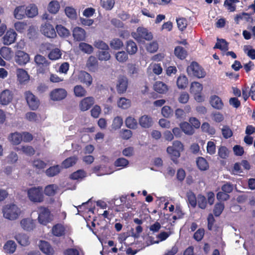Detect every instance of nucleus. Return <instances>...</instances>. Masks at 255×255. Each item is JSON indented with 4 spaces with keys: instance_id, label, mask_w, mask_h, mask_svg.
Instances as JSON below:
<instances>
[{
    "instance_id": "f257e3e1",
    "label": "nucleus",
    "mask_w": 255,
    "mask_h": 255,
    "mask_svg": "<svg viewBox=\"0 0 255 255\" xmlns=\"http://www.w3.org/2000/svg\"><path fill=\"white\" fill-rule=\"evenodd\" d=\"M3 217L10 221L17 219L21 213V210L17 205L14 204H8L2 208Z\"/></svg>"
},
{
    "instance_id": "f03ea898",
    "label": "nucleus",
    "mask_w": 255,
    "mask_h": 255,
    "mask_svg": "<svg viewBox=\"0 0 255 255\" xmlns=\"http://www.w3.org/2000/svg\"><path fill=\"white\" fill-rule=\"evenodd\" d=\"M188 74L198 78H204L206 76V72L196 62H192L187 68Z\"/></svg>"
},
{
    "instance_id": "7ed1b4c3",
    "label": "nucleus",
    "mask_w": 255,
    "mask_h": 255,
    "mask_svg": "<svg viewBox=\"0 0 255 255\" xmlns=\"http://www.w3.org/2000/svg\"><path fill=\"white\" fill-rule=\"evenodd\" d=\"M132 37L136 40L141 42L143 39L150 40L152 38V34L146 28L139 27L136 29V31L132 32Z\"/></svg>"
},
{
    "instance_id": "20e7f679",
    "label": "nucleus",
    "mask_w": 255,
    "mask_h": 255,
    "mask_svg": "<svg viewBox=\"0 0 255 255\" xmlns=\"http://www.w3.org/2000/svg\"><path fill=\"white\" fill-rule=\"evenodd\" d=\"M43 189L41 187H34L29 189L27 195L29 200L33 202H41L43 201Z\"/></svg>"
},
{
    "instance_id": "39448f33",
    "label": "nucleus",
    "mask_w": 255,
    "mask_h": 255,
    "mask_svg": "<svg viewBox=\"0 0 255 255\" xmlns=\"http://www.w3.org/2000/svg\"><path fill=\"white\" fill-rule=\"evenodd\" d=\"M38 219L40 224L46 225L51 221L50 212L48 209L41 207L38 208Z\"/></svg>"
},
{
    "instance_id": "423d86ee",
    "label": "nucleus",
    "mask_w": 255,
    "mask_h": 255,
    "mask_svg": "<svg viewBox=\"0 0 255 255\" xmlns=\"http://www.w3.org/2000/svg\"><path fill=\"white\" fill-rule=\"evenodd\" d=\"M24 96L29 108L32 110H36L39 105L37 98L29 91L24 93Z\"/></svg>"
},
{
    "instance_id": "0eeeda50",
    "label": "nucleus",
    "mask_w": 255,
    "mask_h": 255,
    "mask_svg": "<svg viewBox=\"0 0 255 255\" xmlns=\"http://www.w3.org/2000/svg\"><path fill=\"white\" fill-rule=\"evenodd\" d=\"M67 96V91L63 88H57L52 90L50 96L52 100L58 101L64 99Z\"/></svg>"
},
{
    "instance_id": "6e6552de",
    "label": "nucleus",
    "mask_w": 255,
    "mask_h": 255,
    "mask_svg": "<svg viewBox=\"0 0 255 255\" xmlns=\"http://www.w3.org/2000/svg\"><path fill=\"white\" fill-rule=\"evenodd\" d=\"M13 99V94L11 91L5 89L0 94V104L7 105L10 103Z\"/></svg>"
},
{
    "instance_id": "1a4fd4ad",
    "label": "nucleus",
    "mask_w": 255,
    "mask_h": 255,
    "mask_svg": "<svg viewBox=\"0 0 255 255\" xmlns=\"http://www.w3.org/2000/svg\"><path fill=\"white\" fill-rule=\"evenodd\" d=\"M40 30L43 34L48 38H54L56 36L54 27L49 23L42 25Z\"/></svg>"
},
{
    "instance_id": "9d476101",
    "label": "nucleus",
    "mask_w": 255,
    "mask_h": 255,
    "mask_svg": "<svg viewBox=\"0 0 255 255\" xmlns=\"http://www.w3.org/2000/svg\"><path fill=\"white\" fill-rule=\"evenodd\" d=\"M15 58V62L20 65L26 64L29 60V55L20 50L16 52Z\"/></svg>"
},
{
    "instance_id": "9b49d317",
    "label": "nucleus",
    "mask_w": 255,
    "mask_h": 255,
    "mask_svg": "<svg viewBox=\"0 0 255 255\" xmlns=\"http://www.w3.org/2000/svg\"><path fill=\"white\" fill-rule=\"evenodd\" d=\"M17 81L20 84H26L29 80V76L27 72L23 69L18 68L16 70Z\"/></svg>"
},
{
    "instance_id": "f8f14e48",
    "label": "nucleus",
    "mask_w": 255,
    "mask_h": 255,
    "mask_svg": "<svg viewBox=\"0 0 255 255\" xmlns=\"http://www.w3.org/2000/svg\"><path fill=\"white\" fill-rule=\"evenodd\" d=\"M128 80L127 77L121 76L119 77L117 89L119 93H124L125 92L128 88Z\"/></svg>"
},
{
    "instance_id": "ddd939ff",
    "label": "nucleus",
    "mask_w": 255,
    "mask_h": 255,
    "mask_svg": "<svg viewBox=\"0 0 255 255\" xmlns=\"http://www.w3.org/2000/svg\"><path fill=\"white\" fill-rule=\"evenodd\" d=\"M210 104L211 106L218 110L223 109L224 105L222 99L217 95H212L210 98Z\"/></svg>"
},
{
    "instance_id": "4468645a",
    "label": "nucleus",
    "mask_w": 255,
    "mask_h": 255,
    "mask_svg": "<svg viewBox=\"0 0 255 255\" xmlns=\"http://www.w3.org/2000/svg\"><path fill=\"white\" fill-rule=\"evenodd\" d=\"M34 61L38 66L40 68H42L41 70L40 69H38L39 72L40 73L43 72L44 68L48 67L49 64L46 58L39 54H37L35 56Z\"/></svg>"
},
{
    "instance_id": "2eb2a0df",
    "label": "nucleus",
    "mask_w": 255,
    "mask_h": 255,
    "mask_svg": "<svg viewBox=\"0 0 255 255\" xmlns=\"http://www.w3.org/2000/svg\"><path fill=\"white\" fill-rule=\"evenodd\" d=\"M94 103V98L92 97H88L81 100L79 104V107L81 111H86L89 110Z\"/></svg>"
},
{
    "instance_id": "dca6fc26",
    "label": "nucleus",
    "mask_w": 255,
    "mask_h": 255,
    "mask_svg": "<svg viewBox=\"0 0 255 255\" xmlns=\"http://www.w3.org/2000/svg\"><path fill=\"white\" fill-rule=\"evenodd\" d=\"M17 34L13 30H8L3 37V43L4 45H10L13 43L16 39Z\"/></svg>"
},
{
    "instance_id": "f3484780",
    "label": "nucleus",
    "mask_w": 255,
    "mask_h": 255,
    "mask_svg": "<svg viewBox=\"0 0 255 255\" xmlns=\"http://www.w3.org/2000/svg\"><path fill=\"white\" fill-rule=\"evenodd\" d=\"M73 36L76 41H83L86 38V31L80 27H76L73 29Z\"/></svg>"
},
{
    "instance_id": "a211bd4d",
    "label": "nucleus",
    "mask_w": 255,
    "mask_h": 255,
    "mask_svg": "<svg viewBox=\"0 0 255 255\" xmlns=\"http://www.w3.org/2000/svg\"><path fill=\"white\" fill-rule=\"evenodd\" d=\"M40 250L47 255H53L54 251L50 244L46 241H40L39 244Z\"/></svg>"
},
{
    "instance_id": "6ab92c4d",
    "label": "nucleus",
    "mask_w": 255,
    "mask_h": 255,
    "mask_svg": "<svg viewBox=\"0 0 255 255\" xmlns=\"http://www.w3.org/2000/svg\"><path fill=\"white\" fill-rule=\"evenodd\" d=\"M78 77L80 82L85 84L87 86H90L92 84L93 79L88 73L85 71H81L80 72Z\"/></svg>"
},
{
    "instance_id": "aec40b11",
    "label": "nucleus",
    "mask_w": 255,
    "mask_h": 255,
    "mask_svg": "<svg viewBox=\"0 0 255 255\" xmlns=\"http://www.w3.org/2000/svg\"><path fill=\"white\" fill-rule=\"evenodd\" d=\"M1 56L6 60H10L13 56V52L11 49L8 47H2L0 49Z\"/></svg>"
},
{
    "instance_id": "412c9836",
    "label": "nucleus",
    "mask_w": 255,
    "mask_h": 255,
    "mask_svg": "<svg viewBox=\"0 0 255 255\" xmlns=\"http://www.w3.org/2000/svg\"><path fill=\"white\" fill-rule=\"evenodd\" d=\"M21 227L26 231H31L34 228V223L33 220L30 218L23 219L20 221Z\"/></svg>"
},
{
    "instance_id": "4be33fe9",
    "label": "nucleus",
    "mask_w": 255,
    "mask_h": 255,
    "mask_svg": "<svg viewBox=\"0 0 255 255\" xmlns=\"http://www.w3.org/2000/svg\"><path fill=\"white\" fill-rule=\"evenodd\" d=\"M139 124L143 128H148L152 125V119L147 115H143L139 119Z\"/></svg>"
},
{
    "instance_id": "5701e85b",
    "label": "nucleus",
    "mask_w": 255,
    "mask_h": 255,
    "mask_svg": "<svg viewBox=\"0 0 255 255\" xmlns=\"http://www.w3.org/2000/svg\"><path fill=\"white\" fill-rule=\"evenodd\" d=\"M16 245L15 243L12 240H8L3 246V250L5 253L13 254L16 250Z\"/></svg>"
},
{
    "instance_id": "b1692460",
    "label": "nucleus",
    "mask_w": 255,
    "mask_h": 255,
    "mask_svg": "<svg viewBox=\"0 0 255 255\" xmlns=\"http://www.w3.org/2000/svg\"><path fill=\"white\" fill-rule=\"evenodd\" d=\"M179 126L182 131L187 135H192L194 133L193 128L187 122H182Z\"/></svg>"
},
{
    "instance_id": "393cba45",
    "label": "nucleus",
    "mask_w": 255,
    "mask_h": 255,
    "mask_svg": "<svg viewBox=\"0 0 255 255\" xmlns=\"http://www.w3.org/2000/svg\"><path fill=\"white\" fill-rule=\"evenodd\" d=\"M61 170V167L56 165L50 167L45 171L46 175L49 177H53L58 174Z\"/></svg>"
},
{
    "instance_id": "a878e982",
    "label": "nucleus",
    "mask_w": 255,
    "mask_h": 255,
    "mask_svg": "<svg viewBox=\"0 0 255 255\" xmlns=\"http://www.w3.org/2000/svg\"><path fill=\"white\" fill-rule=\"evenodd\" d=\"M154 89L160 94H164L168 90V86L161 81H157L154 84Z\"/></svg>"
},
{
    "instance_id": "bb28decb",
    "label": "nucleus",
    "mask_w": 255,
    "mask_h": 255,
    "mask_svg": "<svg viewBox=\"0 0 255 255\" xmlns=\"http://www.w3.org/2000/svg\"><path fill=\"white\" fill-rule=\"evenodd\" d=\"M15 239L22 246H26L29 243L28 237L24 234H18L15 236Z\"/></svg>"
},
{
    "instance_id": "cd10ccee",
    "label": "nucleus",
    "mask_w": 255,
    "mask_h": 255,
    "mask_svg": "<svg viewBox=\"0 0 255 255\" xmlns=\"http://www.w3.org/2000/svg\"><path fill=\"white\" fill-rule=\"evenodd\" d=\"M8 138L13 144L18 145L22 140V135L21 133L15 132L11 133Z\"/></svg>"
},
{
    "instance_id": "c85d7f7f",
    "label": "nucleus",
    "mask_w": 255,
    "mask_h": 255,
    "mask_svg": "<svg viewBox=\"0 0 255 255\" xmlns=\"http://www.w3.org/2000/svg\"><path fill=\"white\" fill-rule=\"evenodd\" d=\"M52 231L54 236L61 237L65 234V228L62 224H57L53 227Z\"/></svg>"
},
{
    "instance_id": "c756f323",
    "label": "nucleus",
    "mask_w": 255,
    "mask_h": 255,
    "mask_svg": "<svg viewBox=\"0 0 255 255\" xmlns=\"http://www.w3.org/2000/svg\"><path fill=\"white\" fill-rule=\"evenodd\" d=\"M98 60L94 56H90L87 60L86 65L91 71H95L98 66Z\"/></svg>"
},
{
    "instance_id": "7c9ffc66",
    "label": "nucleus",
    "mask_w": 255,
    "mask_h": 255,
    "mask_svg": "<svg viewBox=\"0 0 255 255\" xmlns=\"http://www.w3.org/2000/svg\"><path fill=\"white\" fill-rule=\"evenodd\" d=\"M126 50L129 55H133L136 53L137 51L136 43L132 40L128 41L126 44Z\"/></svg>"
},
{
    "instance_id": "2f4dec72",
    "label": "nucleus",
    "mask_w": 255,
    "mask_h": 255,
    "mask_svg": "<svg viewBox=\"0 0 255 255\" xmlns=\"http://www.w3.org/2000/svg\"><path fill=\"white\" fill-rule=\"evenodd\" d=\"M26 14V8L24 6L17 7L14 11V16L17 19H22Z\"/></svg>"
},
{
    "instance_id": "473e14b6",
    "label": "nucleus",
    "mask_w": 255,
    "mask_h": 255,
    "mask_svg": "<svg viewBox=\"0 0 255 255\" xmlns=\"http://www.w3.org/2000/svg\"><path fill=\"white\" fill-rule=\"evenodd\" d=\"M125 124L128 128L132 129H136L138 126L136 119L131 116H128L126 118Z\"/></svg>"
},
{
    "instance_id": "72a5a7b5",
    "label": "nucleus",
    "mask_w": 255,
    "mask_h": 255,
    "mask_svg": "<svg viewBox=\"0 0 255 255\" xmlns=\"http://www.w3.org/2000/svg\"><path fill=\"white\" fill-rule=\"evenodd\" d=\"M196 163L198 168L201 170L205 171L207 170L209 168L208 163L203 157H198L197 159Z\"/></svg>"
},
{
    "instance_id": "f704fd0d",
    "label": "nucleus",
    "mask_w": 255,
    "mask_h": 255,
    "mask_svg": "<svg viewBox=\"0 0 255 255\" xmlns=\"http://www.w3.org/2000/svg\"><path fill=\"white\" fill-rule=\"evenodd\" d=\"M62 53L61 50L57 48L51 50L48 54V58L51 60H56L61 58Z\"/></svg>"
},
{
    "instance_id": "c9c22d12",
    "label": "nucleus",
    "mask_w": 255,
    "mask_h": 255,
    "mask_svg": "<svg viewBox=\"0 0 255 255\" xmlns=\"http://www.w3.org/2000/svg\"><path fill=\"white\" fill-rule=\"evenodd\" d=\"M119 108L122 109H127L130 107L131 103L129 99L125 98H121L117 102Z\"/></svg>"
},
{
    "instance_id": "e433bc0d",
    "label": "nucleus",
    "mask_w": 255,
    "mask_h": 255,
    "mask_svg": "<svg viewBox=\"0 0 255 255\" xmlns=\"http://www.w3.org/2000/svg\"><path fill=\"white\" fill-rule=\"evenodd\" d=\"M74 95L77 97H83L86 95L87 91L81 85H76L73 89Z\"/></svg>"
},
{
    "instance_id": "4c0bfd02",
    "label": "nucleus",
    "mask_w": 255,
    "mask_h": 255,
    "mask_svg": "<svg viewBox=\"0 0 255 255\" xmlns=\"http://www.w3.org/2000/svg\"><path fill=\"white\" fill-rule=\"evenodd\" d=\"M59 8L60 4L57 0H52L48 4V9L51 13H56L59 11Z\"/></svg>"
},
{
    "instance_id": "58836bf2",
    "label": "nucleus",
    "mask_w": 255,
    "mask_h": 255,
    "mask_svg": "<svg viewBox=\"0 0 255 255\" xmlns=\"http://www.w3.org/2000/svg\"><path fill=\"white\" fill-rule=\"evenodd\" d=\"M203 86L200 83L197 82H192L191 83L190 87L191 93L195 95H198L201 92Z\"/></svg>"
},
{
    "instance_id": "ea45409f",
    "label": "nucleus",
    "mask_w": 255,
    "mask_h": 255,
    "mask_svg": "<svg viewBox=\"0 0 255 255\" xmlns=\"http://www.w3.org/2000/svg\"><path fill=\"white\" fill-rule=\"evenodd\" d=\"M239 2L238 0H226L224 5L229 11L233 12L236 10V3Z\"/></svg>"
},
{
    "instance_id": "a19ab883",
    "label": "nucleus",
    "mask_w": 255,
    "mask_h": 255,
    "mask_svg": "<svg viewBox=\"0 0 255 255\" xmlns=\"http://www.w3.org/2000/svg\"><path fill=\"white\" fill-rule=\"evenodd\" d=\"M38 14V9L35 4H30L26 7V14L29 17H33Z\"/></svg>"
},
{
    "instance_id": "79ce46f5",
    "label": "nucleus",
    "mask_w": 255,
    "mask_h": 255,
    "mask_svg": "<svg viewBox=\"0 0 255 255\" xmlns=\"http://www.w3.org/2000/svg\"><path fill=\"white\" fill-rule=\"evenodd\" d=\"M79 48L81 51L88 54L92 53L93 51L92 46L85 42H81L79 45Z\"/></svg>"
},
{
    "instance_id": "37998d69",
    "label": "nucleus",
    "mask_w": 255,
    "mask_h": 255,
    "mask_svg": "<svg viewBox=\"0 0 255 255\" xmlns=\"http://www.w3.org/2000/svg\"><path fill=\"white\" fill-rule=\"evenodd\" d=\"M16 149L17 151L21 150L23 153L28 156H32L35 153L34 148L29 145L22 146L20 148L17 147Z\"/></svg>"
},
{
    "instance_id": "c03bdc74",
    "label": "nucleus",
    "mask_w": 255,
    "mask_h": 255,
    "mask_svg": "<svg viewBox=\"0 0 255 255\" xmlns=\"http://www.w3.org/2000/svg\"><path fill=\"white\" fill-rule=\"evenodd\" d=\"M174 54L178 58L183 59L187 55V52L183 47L177 46L174 49Z\"/></svg>"
},
{
    "instance_id": "a18cd8bd",
    "label": "nucleus",
    "mask_w": 255,
    "mask_h": 255,
    "mask_svg": "<svg viewBox=\"0 0 255 255\" xmlns=\"http://www.w3.org/2000/svg\"><path fill=\"white\" fill-rule=\"evenodd\" d=\"M201 129L203 132L210 135H214L216 132L214 128L211 126L208 123H204L201 126Z\"/></svg>"
},
{
    "instance_id": "49530a36",
    "label": "nucleus",
    "mask_w": 255,
    "mask_h": 255,
    "mask_svg": "<svg viewBox=\"0 0 255 255\" xmlns=\"http://www.w3.org/2000/svg\"><path fill=\"white\" fill-rule=\"evenodd\" d=\"M188 79L184 75L178 77L177 80V85L179 89H184L188 84Z\"/></svg>"
},
{
    "instance_id": "de8ad7c7",
    "label": "nucleus",
    "mask_w": 255,
    "mask_h": 255,
    "mask_svg": "<svg viewBox=\"0 0 255 255\" xmlns=\"http://www.w3.org/2000/svg\"><path fill=\"white\" fill-rule=\"evenodd\" d=\"M77 159V157L75 156L70 157L63 161L62 165L65 168H69L75 164Z\"/></svg>"
},
{
    "instance_id": "09e8293b",
    "label": "nucleus",
    "mask_w": 255,
    "mask_h": 255,
    "mask_svg": "<svg viewBox=\"0 0 255 255\" xmlns=\"http://www.w3.org/2000/svg\"><path fill=\"white\" fill-rule=\"evenodd\" d=\"M214 48H218L223 51H226L228 49V43L224 39H218L217 42Z\"/></svg>"
},
{
    "instance_id": "8fccbe9b",
    "label": "nucleus",
    "mask_w": 255,
    "mask_h": 255,
    "mask_svg": "<svg viewBox=\"0 0 255 255\" xmlns=\"http://www.w3.org/2000/svg\"><path fill=\"white\" fill-rule=\"evenodd\" d=\"M123 124V120L122 118L120 116H117L113 121L112 128L115 130L119 129L122 127Z\"/></svg>"
},
{
    "instance_id": "3c124183",
    "label": "nucleus",
    "mask_w": 255,
    "mask_h": 255,
    "mask_svg": "<svg viewBox=\"0 0 255 255\" xmlns=\"http://www.w3.org/2000/svg\"><path fill=\"white\" fill-rule=\"evenodd\" d=\"M57 188L58 187L56 185H49L45 187L44 193L46 195L53 196L55 194Z\"/></svg>"
},
{
    "instance_id": "603ef678",
    "label": "nucleus",
    "mask_w": 255,
    "mask_h": 255,
    "mask_svg": "<svg viewBox=\"0 0 255 255\" xmlns=\"http://www.w3.org/2000/svg\"><path fill=\"white\" fill-rule=\"evenodd\" d=\"M128 163V161L126 158H119L115 161L114 165L115 166L119 167L120 169H122L127 167Z\"/></svg>"
},
{
    "instance_id": "864d4df0",
    "label": "nucleus",
    "mask_w": 255,
    "mask_h": 255,
    "mask_svg": "<svg viewBox=\"0 0 255 255\" xmlns=\"http://www.w3.org/2000/svg\"><path fill=\"white\" fill-rule=\"evenodd\" d=\"M56 30L58 34L61 37H68L70 35L69 30L61 25H57Z\"/></svg>"
},
{
    "instance_id": "5fc2aeb1",
    "label": "nucleus",
    "mask_w": 255,
    "mask_h": 255,
    "mask_svg": "<svg viewBox=\"0 0 255 255\" xmlns=\"http://www.w3.org/2000/svg\"><path fill=\"white\" fill-rule=\"evenodd\" d=\"M110 45L113 49L118 50L123 47V43L120 39L114 38L111 41Z\"/></svg>"
},
{
    "instance_id": "6e6d98bb",
    "label": "nucleus",
    "mask_w": 255,
    "mask_h": 255,
    "mask_svg": "<svg viewBox=\"0 0 255 255\" xmlns=\"http://www.w3.org/2000/svg\"><path fill=\"white\" fill-rule=\"evenodd\" d=\"M115 57L116 59L121 63L125 62L128 59L127 53L124 51L117 52L116 54Z\"/></svg>"
},
{
    "instance_id": "4d7b16f0",
    "label": "nucleus",
    "mask_w": 255,
    "mask_h": 255,
    "mask_svg": "<svg viewBox=\"0 0 255 255\" xmlns=\"http://www.w3.org/2000/svg\"><path fill=\"white\" fill-rule=\"evenodd\" d=\"M98 57L100 61H108L111 58V55L108 50H103L98 53Z\"/></svg>"
},
{
    "instance_id": "13d9d810",
    "label": "nucleus",
    "mask_w": 255,
    "mask_h": 255,
    "mask_svg": "<svg viewBox=\"0 0 255 255\" xmlns=\"http://www.w3.org/2000/svg\"><path fill=\"white\" fill-rule=\"evenodd\" d=\"M115 0H101L102 6L106 10H111L115 4Z\"/></svg>"
},
{
    "instance_id": "bf43d9fd",
    "label": "nucleus",
    "mask_w": 255,
    "mask_h": 255,
    "mask_svg": "<svg viewBox=\"0 0 255 255\" xmlns=\"http://www.w3.org/2000/svg\"><path fill=\"white\" fill-rule=\"evenodd\" d=\"M66 15L70 18L75 19L77 17L76 10L72 7L67 6L65 9Z\"/></svg>"
},
{
    "instance_id": "052dcab7",
    "label": "nucleus",
    "mask_w": 255,
    "mask_h": 255,
    "mask_svg": "<svg viewBox=\"0 0 255 255\" xmlns=\"http://www.w3.org/2000/svg\"><path fill=\"white\" fill-rule=\"evenodd\" d=\"M188 201L190 205L193 207H195L197 205V200L195 195L192 192H188L187 193Z\"/></svg>"
},
{
    "instance_id": "680f3d73",
    "label": "nucleus",
    "mask_w": 255,
    "mask_h": 255,
    "mask_svg": "<svg viewBox=\"0 0 255 255\" xmlns=\"http://www.w3.org/2000/svg\"><path fill=\"white\" fill-rule=\"evenodd\" d=\"M94 45L97 48L102 50H109V46L105 42L100 40H96Z\"/></svg>"
},
{
    "instance_id": "e2e57ef3",
    "label": "nucleus",
    "mask_w": 255,
    "mask_h": 255,
    "mask_svg": "<svg viewBox=\"0 0 255 255\" xmlns=\"http://www.w3.org/2000/svg\"><path fill=\"white\" fill-rule=\"evenodd\" d=\"M177 26L179 30L183 31L187 25V20L185 18H179L176 19Z\"/></svg>"
},
{
    "instance_id": "0e129e2a",
    "label": "nucleus",
    "mask_w": 255,
    "mask_h": 255,
    "mask_svg": "<svg viewBox=\"0 0 255 255\" xmlns=\"http://www.w3.org/2000/svg\"><path fill=\"white\" fill-rule=\"evenodd\" d=\"M218 153L221 158L226 159L228 157L229 152L226 147L222 146L219 147Z\"/></svg>"
},
{
    "instance_id": "69168bd1",
    "label": "nucleus",
    "mask_w": 255,
    "mask_h": 255,
    "mask_svg": "<svg viewBox=\"0 0 255 255\" xmlns=\"http://www.w3.org/2000/svg\"><path fill=\"white\" fill-rule=\"evenodd\" d=\"M46 163L43 160L36 159L33 161V166L36 169H42L45 167Z\"/></svg>"
},
{
    "instance_id": "338daca9",
    "label": "nucleus",
    "mask_w": 255,
    "mask_h": 255,
    "mask_svg": "<svg viewBox=\"0 0 255 255\" xmlns=\"http://www.w3.org/2000/svg\"><path fill=\"white\" fill-rule=\"evenodd\" d=\"M162 116L166 118H170L173 115V111L169 106H164L161 110Z\"/></svg>"
},
{
    "instance_id": "774afa93",
    "label": "nucleus",
    "mask_w": 255,
    "mask_h": 255,
    "mask_svg": "<svg viewBox=\"0 0 255 255\" xmlns=\"http://www.w3.org/2000/svg\"><path fill=\"white\" fill-rule=\"evenodd\" d=\"M64 255H83V253L82 251L80 252L76 249L70 248L66 250L64 252Z\"/></svg>"
}]
</instances>
